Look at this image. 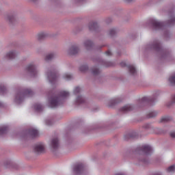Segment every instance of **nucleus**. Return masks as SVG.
I'll return each instance as SVG.
<instances>
[{
    "instance_id": "1",
    "label": "nucleus",
    "mask_w": 175,
    "mask_h": 175,
    "mask_svg": "<svg viewBox=\"0 0 175 175\" xmlns=\"http://www.w3.org/2000/svg\"><path fill=\"white\" fill-rule=\"evenodd\" d=\"M69 96V92L66 91H62L58 96H53L49 100L50 107L54 108L57 106H61L65 100V98Z\"/></svg>"
},
{
    "instance_id": "2",
    "label": "nucleus",
    "mask_w": 175,
    "mask_h": 175,
    "mask_svg": "<svg viewBox=\"0 0 175 175\" xmlns=\"http://www.w3.org/2000/svg\"><path fill=\"white\" fill-rule=\"evenodd\" d=\"M26 70L33 77H35L38 75V71L36 70V67L33 64H29Z\"/></svg>"
},
{
    "instance_id": "3",
    "label": "nucleus",
    "mask_w": 175,
    "mask_h": 175,
    "mask_svg": "<svg viewBox=\"0 0 175 175\" xmlns=\"http://www.w3.org/2000/svg\"><path fill=\"white\" fill-rule=\"evenodd\" d=\"M74 171L77 174H83V173H84V172H85V167L84 166V164H83V163L78 164V165H75V167L74 168Z\"/></svg>"
},
{
    "instance_id": "4",
    "label": "nucleus",
    "mask_w": 175,
    "mask_h": 175,
    "mask_svg": "<svg viewBox=\"0 0 175 175\" xmlns=\"http://www.w3.org/2000/svg\"><path fill=\"white\" fill-rule=\"evenodd\" d=\"M138 151H142L144 154H146V155H148L152 152V148L148 145H144L141 148H138Z\"/></svg>"
},
{
    "instance_id": "5",
    "label": "nucleus",
    "mask_w": 175,
    "mask_h": 175,
    "mask_svg": "<svg viewBox=\"0 0 175 175\" xmlns=\"http://www.w3.org/2000/svg\"><path fill=\"white\" fill-rule=\"evenodd\" d=\"M34 152H36V154H43V152H44V145L42 143L37 144L34 146Z\"/></svg>"
},
{
    "instance_id": "6",
    "label": "nucleus",
    "mask_w": 175,
    "mask_h": 175,
    "mask_svg": "<svg viewBox=\"0 0 175 175\" xmlns=\"http://www.w3.org/2000/svg\"><path fill=\"white\" fill-rule=\"evenodd\" d=\"M57 79H58V75H57V72H48V79L49 80L50 83H55V81H57Z\"/></svg>"
},
{
    "instance_id": "7",
    "label": "nucleus",
    "mask_w": 175,
    "mask_h": 175,
    "mask_svg": "<svg viewBox=\"0 0 175 175\" xmlns=\"http://www.w3.org/2000/svg\"><path fill=\"white\" fill-rule=\"evenodd\" d=\"M152 24L155 29H162V28L165 27V24L163 23L159 22L155 20L152 21Z\"/></svg>"
},
{
    "instance_id": "8",
    "label": "nucleus",
    "mask_w": 175,
    "mask_h": 175,
    "mask_svg": "<svg viewBox=\"0 0 175 175\" xmlns=\"http://www.w3.org/2000/svg\"><path fill=\"white\" fill-rule=\"evenodd\" d=\"M51 146L53 150H57L59 147V140H58V138H53L51 140Z\"/></svg>"
},
{
    "instance_id": "9",
    "label": "nucleus",
    "mask_w": 175,
    "mask_h": 175,
    "mask_svg": "<svg viewBox=\"0 0 175 175\" xmlns=\"http://www.w3.org/2000/svg\"><path fill=\"white\" fill-rule=\"evenodd\" d=\"M4 18L8 24H12L13 23L14 16L10 14H7L5 15Z\"/></svg>"
},
{
    "instance_id": "10",
    "label": "nucleus",
    "mask_w": 175,
    "mask_h": 175,
    "mask_svg": "<svg viewBox=\"0 0 175 175\" xmlns=\"http://www.w3.org/2000/svg\"><path fill=\"white\" fill-rule=\"evenodd\" d=\"M132 110H133V107L131 105H125L120 109V111H123V113H127V111H131Z\"/></svg>"
},
{
    "instance_id": "11",
    "label": "nucleus",
    "mask_w": 175,
    "mask_h": 175,
    "mask_svg": "<svg viewBox=\"0 0 175 175\" xmlns=\"http://www.w3.org/2000/svg\"><path fill=\"white\" fill-rule=\"evenodd\" d=\"M79 53V48L76 46H72L69 50V54L71 55H75Z\"/></svg>"
},
{
    "instance_id": "12",
    "label": "nucleus",
    "mask_w": 175,
    "mask_h": 175,
    "mask_svg": "<svg viewBox=\"0 0 175 175\" xmlns=\"http://www.w3.org/2000/svg\"><path fill=\"white\" fill-rule=\"evenodd\" d=\"M33 94V92L31 89H23V98L25 96H31Z\"/></svg>"
},
{
    "instance_id": "13",
    "label": "nucleus",
    "mask_w": 175,
    "mask_h": 175,
    "mask_svg": "<svg viewBox=\"0 0 175 175\" xmlns=\"http://www.w3.org/2000/svg\"><path fill=\"white\" fill-rule=\"evenodd\" d=\"M29 133L32 137H38L39 136V131L35 129H31Z\"/></svg>"
},
{
    "instance_id": "14",
    "label": "nucleus",
    "mask_w": 175,
    "mask_h": 175,
    "mask_svg": "<svg viewBox=\"0 0 175 175\" xmlns=\"http://www.w3.org/2000/svg\"><path fill=\"white\" fill-rule=\"evenodd\" d=\"M97 28H98V23L96 22L91 23L89 25V29H90V31L96 29Z\"/></svg>"
},
{
    "instance_id": "15",
    "label": "nucleus",
    "mask_w": 175,
    "mask_h": 175,
    "mask_svg": "<svg viewBox=\"0 0 175 175\" xmlns=\"http://www.w3.org/2000/svg\"><path fill=\"white\" fill-rule=\"evenodd\" d=\"M84 44H85V47H86V49L89 50V49L92 47L94 44L91 42V40H87L85 42Z\"/></svg>"
},
{
    "instance_id": "16",
    "label": "nucleus",
    "mask_w": 175,
    "mask_h": 175,
    "mask_svg": "<svg viewBox=\"0 0 175 175\" xmlns=\"http://www.w3.org/2000/svg\"><path fill=\"white\" fill-rule=\"evenodd\" d=\"M172 120V118L170 116H163L161 118L160 122H169Z\"/></svg>"
},
{
    "instance_id": "17",
    "label": "nucleus",
    "mask_w": 175,
    "mask_h": 175,
    "mask_svg": "<svg viewBox=\"0 0 175 175\" xmlns=\"http://www.w3.org/2000/svg\"><path fill=\"white\" fill-rule=\"evenodd\" d=\"M129 68V70L130 72V73H131V75H135V73H136V68H135V66L130 65L128 66Z\"/></svg>"
},
{
    "instance_id": "18",
    "label": "nucleus",
    "mask_w": 175,
    "mask_h": 175,
    "mask_svg": "<svg viewBox=\"0 0 175 175\" xmlns=\"http://www.w3.org/2000/svg\"><path fill=\"white\" fill-rule=\"evenodd\" d=\"M34 109H36L37 111H42V110H43V106L40 104H35Z\"/></svg>"
},
{
    "instance_id": "19",
    "label": "nucleus",
    "mask_w": 175,
    "mask_h": 175,
    "mask_svg": "<svg viewBox=\"0 0 175 175\" xmlns=\"http://www.w3.org/2000/svg\"><path fill=\"white\" fill-rule=\"evenodd\" d=\"M84 98H83V96H79L77 98V103H78V105H81V103H84Z\"/></svg>"
},
{
    "instance_id": "20",
    "label": "nucleus",
    "mask_w": 175,
    "mask_h": 175,
    "mask_svg": "<svg viewBox=\"0 0 175 175\" xmlns=\"http://www.w3.org/2000/svg\"><path fill=\"white\" fill-rule=\"evenodd\" d=\"M142 102H148V103H151V102H154V99L148 97H144L142 98Z\"/></svg>"
},
{
    "instance_id": "21",
    "label": "nucleus",
    "mask_w": 175,
    "mask_h": 175,
    "mask_svg": "<svg viewBox=\"0 0 175 175\" xmlns=\"http://www.w3.org/2000/svg\"><path fill=\"white\" fill-rule=\"evenodd\" d=\"M54 58V54L53 53H50L46 55L45 57V61H51Z\"/></svg>"
},
{
    "instance_id": "22",
    "label": "nucleus",
    "mask_w": 175,
    "mask_h": 175,
    "mask_svg": "<svg viewBox=\"0 0 175 175\" xmlns=\"http://www.w3.org/2000/svg\"><path fill=\"white\" fill-rule=\"evenodd\" d=\"M155 116H157V113L155 111L149 112L147 115L148 118H152Z\"/></svg>"
},
{
    "instance_id": "23",
    "label": "nucleus",
    "mask_w": 175,
    "mask_h": 175,
    "mask_svg": "<svg viewBox=\"0 0 175 175\" xmlns=\"http://www.w3.org/2000/svg\"><path fill=\"white\" fill-rule=\"evenodd\" d=\"M38 40H42L46 38V34L44 33H40L37 36Z\"/></svg>"
},
{
    "instance_id": "24",
    "label": "nucleus",
    "mask_w": 175,
    "mask_h": 175,
    "mask_svg": "<svg viewBox=\"0 0 175 175\" xmlns=\"http://www.w3.org/2000/svg\"><path fill=\"white\" fill-rule=\"evenodd\" d=\"M79 70H80L81 72H87V70H88V66H87V65L81 66L79 68Z\"/></svg>"
},
{
    "instance_id": "25",
    "label": "nucleus",
    "mask_w": 175,
    "mask_h": 175,
    "mask_svg": "<svg viewBox=\"0 0 175 175\" xmlns=\"http://www.w3.org/2000/svg\"><path fill=\"white\" fill-rule=\"evenodd\" d=\"M154 49H156L157 51H159V50H161V44H159V42H156L154 44Z\"/></svg>"
},
{
    "instance_id": "26",
    "label": "nucleus",
    "mask_w": 175,
    "mask_h": 175,
    "mask_svg": "<svg viewBox=\"0 0 175 175\" xmlns=\"http://www.w3.org/2000/svg\"><path fill=\"white\" fill-rule=\"evenodd\" d=\"M170 83L173 85H175V75L174 76H171L169 79Z\"/></svg>"
},
{
    "instance_id": "27",
    "label": "nucleus",
    "mask_w": 175,
    "mask_h": 175,
    "mask_svg": "<svg viewBox=\"0 0 175 175\" xmlns=\"http://www.w3.org/2000/svg\"><path fill=\"white\" fill-rule=\"evenodd\" d=\"M175 170V165H171L167 169V172L168 173H172V172H174Z\"/></svg>"
},
{
    "instance_id": "28",
    "label": "nucleus",
    "mask_w": 175,
    "mask_h": 175,
    "mask_svg": "<svg viewBox=\"0 0 175 175\" xmlns=\"http://www.w3.org/2000/svg\"><path fill=\"white\" fill-rule=\"evenodd\" d=\"M92 74L94 75H99V69H98L97 68H94L92 69Z\"/></svg>"
},
{
    "instance_id": "29",
    "label": "nucleus",
    "mask_w": 175,
    "mask_h": 175,
    "mask_svg": "<svg viewBox=\"0 0 175 175\" xmlns=\"http://www.w3.org/2000/svg\"><path fill=\"white\" fill-rule=\"evenodd\" d=\"M64 79H65V80H70L72 79V75L70 74H65L64 75Z\"/></svg>"
},
{
    "instance_id": "30",
    "label": "nucleus",
    "mask_w": 175,
    "mask_h": 175,
    "mask_svg": "<svg viewBox=\"0 0 175 175\" xmlns=\"http://www.w3.org/2000/svg\"><path fill=\"white\" fill-rule=\"evenodd\" d=\"M116 34V29H111L110 31H109V35L111 36H113V35H115Z\"/></svg>"
},
{
    "instance_id": "31",
    "label": "nucleus",
    "mask_w": 175,
    "mask_h": 175,
    "mask_svg": "<svg viewBox=\"0 0 175 175\" xmlns=\"http://www.w3.org/2000/svg\"><path fill=\"white\" fill-rule=\"evenodd\" d=\"M80 91H81V89H80V88H79V87H77V88H75V89L74 90V93L79 94V92H80Z\"/></svg>"
},
{
    "instance_id": "32",
    "label": "nucleus",
    "mask_w": 175,
    "mask_h": 175,
    "mask_svg": "<svg viewBox=\"0 0 175 175\" xmlns=\"http://www.w3.org/2000/svg\"><path fill=\"white\" fill-rule=\"evenodd\" d=\"M170 24H175V16H172L170 21Z\"/></svg>"
},
{
    "instance_id": "33",
    "label": "nucleus",
    "mask_w": 175,
    "mask_h": 175,
    "mask_svg": "<svg viewBox=\"0 0 175 175\" xmlns=\"http://www.w3.org/2000/svg\"><path fill=\"white\" fill-rule=\"evenodd\" d=\"M105 54H106L107 56H110V55H111V51H107L105 52Z\"/></svg>"
},
{
    "instance_id": "34",
    "label": "nucleus",
    "mask_w": 175,
    "mask_h": 175,
    "mask_svg": "<svg viewBox=\"0 0 175 175\" xmlns=\"http://www.w3.org/2000/svg\"><path fill=\"white\" fill-rule=\"evenodd\" d=\"M170 136H171V137L174 138V137H175V131L172 132V133H170Z\"/></svg>"
},
{
    "instance_id": "35",
    "label": "nucleus",
    "mask_w": 175,
    "mask_h": 175,
    "mask_svg": "<svg viewBox=\"0 0 175 175\" xmlns=\"http://www.w3.org/2000/svg\"><path fill=\"white\" fill-rule=\"evenodd\" d=\"M173 102H175V95L172 97Z\"/></svg>"
},
{
    "instance_id": "36",
    "label": "nucleus",
    "mask_w": 175,
    "mask_h": 175,
    "mask_svg": "<svg viewBox=\"0 0 175 175\" xmlns=\"http://www.w3.org/2000/svg\"><path fill=\"white\" fill-rule=\"evenodd\" d=\"M112 102H113V103H117V100H113Z\"/></svg>"
},
{
    "instance_id": "37",
    "label": "nucleus",
    "mask_w": 175,
    "mask_h": 175,
    "mask_svg": "<svg viewBox=\"0 0 175 175\" xmlns=\"http://www.w3.org/2000/svg\"><path fill=\"white\" fill-rule=\"evenodd\" d=\"M46 125H51V123H49V121H46Z\"/></svg>"
},
{
    "instance_id": "38",
    "label": "nucleus",
    "mask_w": 175,
    "mask_h": 175,
    "mask_svg": "<svg viewBox=\"0 0 175 175\" xmlns=\"http://www.w3.org/2000/svg\"><path fill=\"white\" fill-rule=\"evenodd\" d=\"M115 175H124V174L118 173V174H116Z\"/></svg>"
},
{
    "instance_id": "39",
    "label": "nucleus",
    "mask_w": 175,
    "mask_h": 175,
    "mask_svg": "<svg viewBox=\"0 0 175 175\" xmlns=\"http://www.w3.org/2000/svg\"><path fill=\"white\" fill-rule=\"evenodd\" d=\"M128 1H131V0H128Z\"/></svg>"
}]
</instances>
